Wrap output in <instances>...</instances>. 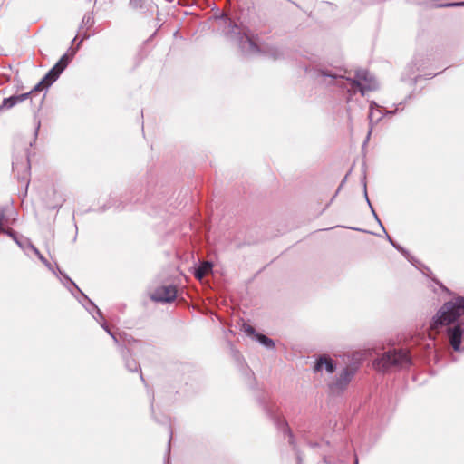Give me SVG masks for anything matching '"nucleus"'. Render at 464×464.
Masks as SVG:
<instances>
[{
    "instance_id": "2f4dec72",
    "label": "nucleus",
    "mask_w": 464,
    "mask_h": 464,
    "mask_svg": "<svg viewBox=\"0 0 464 464\" xmlns=\"http://www.w3.org/2000/svg\"><path fill=\"white\" fill-rule=\"evenodd\" d=\"M89 37H90V35H89L86 32H84V33L82 34V39L80 40V42H79L78 45H80L83 40L88 39Z\"/></svg>"
},
{
    "instance_id": "72a5a7b5",
    "label": "nucleus",
    "mask_w": 464,
    "mask_h": 464,
    "mask_svg": "<svg viewBox=\"0 0 464 464\" xmlns=\"http://www.w3.org/2000/svg\"><path fill=\"white\" fill-rule=\"evenodd\" d=\"M287 433H288V436H289V442L293 443V434L291 433V431L289 430H287Z\"/></svg>"
},
{
    "instance_id": "9b49d317",
    "label": "nucleus",
    "mask_w": 464,
    "mask_h": 464,
    "mask_svg": "<svg viewBox=\"0 0 464 464\" xmlns=\"http://www.w3.org/2000/svg\"><path fill=\"white\" fill-rule=\"evenodd\" d=\"M82 295H83V297L88 300V302L91 304V305L92 306L93 308V312L95 313V314H93L91 311L90 313L92 314L93 318L95 320H97L101 326L107 332V334L111 336V338L113 339V341L118 343V339L116 337V335L111 332V330L109 329L104 318H103V314L102 313V311L91 301L88 299V297L83 294L82 293Z\"/></svg>"
},
{
    "instance_id": "7ed1b4c3",
    "label": "nucleus",
    "mask_w": 464,
    "mask_h": 464,
    "mask_svg": "<svg viewBox=\"0 0 464 464\" xmlns=\"http://www.w3.org/2000/svg\"><path fill=\"white\" fill-rule=\"evenodd\" d=\"M411 360L405 350H390L373 362L375 369L387 372L397 369H403L411 365Z\"/></svg>"
},
{
    "instance_id": "a19ab883",
    "label": "nucleus",
    "mask_w": 464,
    "mask_h": 464,
    "mask_svg": "<svg viewBox=\"0 0 464 464\" xmlns=\"http://www.w3.org/2000/svg\"><path fill=\"white\" fill-rule=\"evenodd\" d=\"M297 460H298V464H301V458L299 456L297 457Z\"/></svg>"
},
{
    "instance_id": "39448f33",
    "label": "nucleus",
    "mask_w": 464,
    "mask_h": 464,
    "mask_svg": "<svg viewBox=\"0 0 464 464\" xmlns=\"http://www.w3.org/2000/svg\"><path fill=\"white\" fill-rule=\"evenodd\" d=\"M70 58L68 54H63L45 76L29 92H31V96L52 85L68 66Z\"/></svg>"
},
{
    "instance_id": "f03ea898",
    "label": "nucleus",
    "mask_w": 464,
    "mask_h": 464,
    "mask_svg": "<svg viewBox=\"0 0 464 464\" xmlns=\"http://www.w3.org/2000/svg\"><path fill=\"white\" fill-rule=\"evenodd\" d=\"M317 77L321 78V82L324 84L336 83L340 88L345 89L349 93L347 102L351 101V97L356 92H360L364 96L367 92L376 91L379 83L375 77L366 70H358L354 78L344 77L334 73L330 70H317Z\"/></svg>"
},
{
    "instance_id": "cd10ccee",
    "label": "nucleus",
    "mask_w": 464,
    "mask_h": 464,
    "mask_svg": "<svg viewBox=\"0 0 464 464\" xmlns=\"http://www.w3.org/2000/svg\"><path fill=\"white\" fill-rule=\"evenodd\" d=\"M5 221V215L2 211H0V232H3V233H5L7 231L3 228Z\"/></svg>"
},
{
    "instance_id": "f704fd0d",
    "label": "nucleus",
    "mask_w": 464,
    "mask_h": 464,
    "mask_svg": "<svg viewBox=\"0 0 464 464\" xmlns=\"http://www.w3.org/2000/svg\"><path fill=\"white\" fill-rule=\"evenodd\" d=\"M65 278H66V280H67L68 282H70V283H71L74 287H76V288L80 291V289L77 287V285H75V283H73V282H72L69 277H67V276H65Z\"/></svg>"
},
{
    "instance_id": "473e14b6",
    "label": "nucleus",
    "mask_w": 464,
    "mask_h": 464,
    "mask_svg": "<svg viewBox=\"0 0 464 464\" xmlns=\"http://www.w3.org/2000/svg\"><path fill=\"white\" fill-rule=\"evenodd\" d=\"M383 231H384V232H386V231H385V229H384ZM385 234H386V237H387V239L389 240V242H390L392 246H395V242L391 238V237H390L387 233H385Z\"/></svg>"
},
{
    "instance_id": "423d86ee",
    "label": "nucleus",
    "mask_w": 464,
    "mask_h": 464,
    "mask_svg": "<svg viewBox=\"0 0 464 464\" xmlns=\"http://www.w3.org/2000/svg\"><path fill=\"white\" fill-rule=\"evenodd\" d=\"M30 160L25 151L16 155L13 160V172L18 180L28 187L30 176Z\"/></svg>"
},
{
    "instance_id": "20e7f679",
    "label": "nucleus",
    "mask_w": 464,
    "mask_h": 464,
    "mask_svg": "<svg viewBox=\"0 0 464 464\" xmlns=\"http://www.w3.org/2000/svg\"><path fill=\"white\" fill-rule=\"evenodd\" d=\"M227 27L225 34L230 40L236 41L241 51L246 55H256L262 52V49L256 44L252 36L248 34L246 28L239 27L231 20L226 21Z\"/></svg>"
},
{
    "instance_id": "4c0bfd02",
    "label": "nucleus",
    "mask_w": 464,
    "mask_h": 464,
    "mask_svg": "<svg viewBox=\"0 0 464 464\" xmlns=\"http://www.w3.org/2000/svg\"><path fill=\"white\" fill-rule=\"evenodd\" d=\"M172 439V431L170 430V433H169V447L170 446V440Z\"/></svg>"
},
{
    "instance_id": "4be33fe9",
    "label": "nucleus",
    "mask_w": 464,
    "mask_h": 464,
    "mask_svg": "<svg viewBox=\"0 0 464 464\" xmlns=\"http://www.w3.org/2000/svg\"><path fill=\"white\" fill-rule=\"evenodd\" d=\"M5 234H7L10 237H12V239L17 244V246L22 248V249H24L25 246H27V243H26V239L24 241H22L16 235V233L11 229L7 230L5 232Z\"/></svg>"
},
{
    "instance_id": "c9c22d12",
    "label": "nucleus",
    "mask_w": 464,
    "mask_h": 464,
    "mask_svg": "<svg viewBox=\"0 0 464 464\" xmlns=\"http://www.w3.org/2000/svg\"><path fill=\"white\" fill-rule=\"evenodd\" d=\"M372 127H371V129H370V130H369V131H368V135H367V138H366L365 142H367V141L369 140V139H370V135H371V132H372Z\"/></svg>"
},
{
    "instance_id": "6e6552de",
    "label": "nucleus",
    "mask_w": 464,
    "mask_h": 464,
    "mask_svg": "<svg viewBox=\"0 0 464 464\" xmlns=\"http://www.w3.org/2000/svg\"><path fill=\"white\" fill-rule=\"evenodd\" d=\"M42 199L49 209L60 208L65 202L63 194L53 185L46 187L42 196Z\"/></svg>"
},
{
    "instance_id": "aec40b11",
    "label": "nucleus",
    "mask_w": 464,
    "mask_h": 464,
    "mask_svg": "<svg viewBox=\"0 0 464 464\" xmlns=\"http://www.w3.org/2000/svg\"><path fill=\"white\" fill-rule=\"evenodd\" d=\"M256 340L267 349H273L275 347L274 341L264 334H256Z\"/></svg>"
},
{
    "instance_id": "f3484780",
    "label": "nucleus",
    "mask_w": 464,
    "mask_h": 464,
    "mask_svg": "<svg viewBox=\"0 0 464 464\" xmlns=\"http://www.w3.org/2000/svg\"><path fill=\"white\" fill-rule=\"evenodd\" d=\"M212 269V264L210 262H203L200 266L196 268L194 276L198 279H202Z\"/></svg>"
},
{
    "instance_id": "a211bd4d",
    "label": "nucleus",
    "mask_w": 464,
    "mask_h": 464,
    "mask_svg": "<svg viewBox=\"0 0 464 464\" xmlns=\"http://www.w3.org/2000/svg\"><path fill=\"white\" fill-rule=\"evenodd\" d=\"M94 24V17L92 13H86L80 24L79 30L82 31L85 29L86 31L90 29Z\"/></svg>"
},
{
    "instance_id": "dca6fc26",
    "label": "nucleus",
    "mask_w": 464,
    "mask_h": 464,
    "mask_svg": "<svg viewBox=\"0 0 464 464\" xmlns=\"http://www.w3.org/2000/svg\"><path fill=\"white\" fill-rule=\"evenodd\" d=\"M121 353H122L123 359L125 361L126 368L130 372H138L140 369V365L135 360L131 359L129 356L130 353L128 350L123 348L121 351Z\"/></svg>"
},
{
    "instance_id": "412c9836",
    "label": "nucleus",
    "mask_w": 464,
    "mask_h": 464,
    "mask_svg": "<svg viewBox=\"0 0 464 464\" xmlns=\"http://www.w3.org/2000/svg\"><path fill=\"white\" fill-rule=\"evenodd\" d=\"M264 53L270 58L272 59H278L280 57L283 56V53L281 52V50L278 48V47H276V46H271V47H267Z\"/></svg>"
},
{
    "instance_id": "0eeeda50",
    "label": "nucleus",
    "mask_w": 464,
    "mask_h": 464,
    "mask_svg": "<svg viewBox=\"0 0 464 464\" xmlns=\"http://www.w3.org/2000/svg\"><path fill=\"white\" fill-rule=\"evenodd\" d=\"M354 374V368L349 366L343 368L336 378L330 382V391L336 394L342 393L347 388Z\"/></svg>"
},
{
    "instance_id": "7c9ffc66",
    "label": "nucleus",
    "mask_w": 464,
    "mask_h": 464,
    "mask_svg": "<svg viewBox=\"0 0 464 464\" xmlns=\"http://www.w3.org/2000/svg\"><path fill=\"white\" fill-rule=\"evenodd\" d=\"M399 251H400V252H401V254H402L406 258L410 259V256H410L409 251H407L405 248H403V247H401V246L399 248Z\"/></svg>"
},
{
    "instance_id": "a878e982",
    "label": "nucleus",
    "mask_w": 464,
    "mask_h": 464,
    "mask_svg": "<svg viewBox=\"0 0 464 464\" xmlns=\"http://www.w3.org/2000/svg\"><path fill=\"white\" fill-rule=\"evenodd\" d=\"M363 190H364V197H365V199H366V201H367V203H368V205H369V207H370V208H371V211H372V215L374 216L375 219L379 222L380 226H381V227H382V229L384 230V227H383V226H382V224L381 220L379 219V218H378V216H377V214H376L375 210L373 209V208H372V204H371V202H370V200H369V198H368V195H367V189H366V182H365V180L363 181Z\"/></svg>"
},
{
    "instance_id": "79ce46f5",
    "label": "nucleus",
    "mask_w": 464,
    "mask_h": 464,
    "mask_svg": "<svg viewBox=\"0 0 464 464\" xmlns=\"http://www.w3.org/2000/svg\"><path fill=\"white\" fill-rule=\"evenodd\" d=\"M354 464H358V460L357 459L355 460Z\"/></svg>"
},
{
    "instance_id": "bb28decb",
    "label": "nucleus",
    "mask_w": 464,
    "mask_h": 464,
    "mask_svg": "<svg viewBox=\"0 0 464 464\" xmlns=\"http://www.w3.org/2000/svg\"><path fill=\"white\" fill-rule=\"evenodd\" d=\"M244 330L248 335H252L256 338V334H257L256 333L255 329L251 325H245Z\"/></svg>"
},
{
    "instance_id": "6ab92c4d",
    "label": "nucleus",
    "mask_w": 464,
    "mask_h": 464,
    "mask_svg": "<svg viewBox=\"0 0 464 464\" xmlns=\"http://www.w3.org/2000/svg\"><path fill=\"white\" fill-rule=\"evenodd\" d=\"M27 247L30 248L36 256L37 257L48 267L51 269V264L48 262V260L40 253L38 248H36L32 242L26 238Z\"/></svg>"
},
{
    "instance_id": "58836bf2",
    "label": "nucleus",
    "mask_w": 464,
    "mask_h": 464,
    "mask_svg": "<svg viewBox=\"0 0 464 464\" xmlns=\"http://www.w3.org/2000/svg\"><path fill=\"white\" fill-rule=\"evenodd\" d=\"M437 73H430L428 76L429 78H432L433 76H435Z\"/></svg>"
},
{
    "instance_id": "c756f323",
    "label": "nucleus",
    "mask_w": 464,
    "mask_h": 464,
    "mask_svg": "<svg viewBox=\"0 0 464 464\" xmlns=\"http://www.w3.org/2000/svg\"><path fill=\"white\" fill-rule=\"evenodd\" d=\"M399 251H400V252H401V254H402L406 258L410 259V256H410L409 251H407L405 248H403V247H401V246L399 248Z\"/></svg>"
},
{
    "instance_id": "c85d7f7f",
    "label": "nucleus",
    "mask_w": 464,
    "mask_h": 464,
    "mask_svg": "<svg viewBox=\"0 0 464 464\" xmlns=\"http://www.w3.org/2000/svg\"><path fill=\"white\" fill-rule=\"evenodd\" d=\"M439 6H464V2L448 3V4L440 5Z\"/></svg>"
},
{
    "instance_id": "b1692460",
    "label": "nucleus",
    "mask_w": 464,
    "mask_h": 464,
    "mask_svg": "<svg viewBox=\"0 0 464 464\" xmlns=\"http://www.w3.org/2000/svg\"><path fill=\"white\" fill-rule=\"evenodd\" d=\"M363 190H364V197H365V199H366V201H367V203H368V205H369V207H370V208H371V211H372V215L374 216L375 219L379 222L380 226H381V227H382V229L384 230V227H383V226H382V224L381 220L379 219V218H378V216H377V214H376L375 210L373 209V208H372V204H371V202H370V200H369V198H368V195H367V189H366V182H365V180L363 181Z\"/></svg>"
},
{
    "instance_id": "ddd939ff",
    "label": "nucleus",
    "mask_w": 464,
    "mask_h": 464,
    "mask_svg": "<svg viewBox=\"0 0 464 464\" xmlns=\"http://www.w3.org/2000/svg\"><path fill=\"white\" fill-rule=\"evenodd\" d=\"M396 111L397 109L395 111L384 110L383 111L382 109L374 101H372L370 103V111L368 117L371 123L373 121L378 122L382 119L384 114H394Z\"/></svg>"
},
{
    "instance_id": "f257e3e1",
    "label": "nucleus",
    "mask_w": 464,
    "mask_h": 464,
    "mask_svg": "<svg viewBox=\"0 0 464 464\" xmlns=\"http://www.w3.org/2000/svg\"><path fill=\"white\" fill-rule=\"evenodd\" d=\"M464 315V297L458 296L446 302L436 313L431 328L449 326L446 330L450 346L455 352H464V323L458 320Z\"/></svg>"
},
{
    "instance_id": "393cba45",
    "label": "nucleus",
    "mask_w": 464,
    "mask_h": 464,
    "mask_svg": "<svg viewBox=\"0 0 464 464\" xmlns=\"http://www.w3.org/2000/svg\"><path fill=\"white\" fill-rule=\"evenodd\" d=\"M363 190H364V197H365V199H366V201H367V203H368V205H369V207H370V208H371V211H372V215L374 216L375 219L379 222L380 226H381V227H382V229L384 230V227H383V226H382V224L381 220L379 219V218H378V216H377V214H376L375 210L373 209V208H372V204H371V202H370V200H369V198H368V195H367V189H366V182H365V180L363 181Z\"/></svg>"
},
{
    "instance_id": "5701e85b",
    "label": "nucleus",
    "mask_w": 464,
    "mask_h": 464,
    "mask_svg": "<svg viewBox=\"0 0 464 464\" xmlns=\"http://www.w3.org/2000/svg\"><path fill=\"white\" fill-rule=\"evenodd\" d=\"M363 190H364V197H365V199H366V201H367V203H368V205H369V207H370V208H371V211H372V215L374 216L375 219L379 222L380 226H381V227H382V229L384 230V227H383V226H382V224L381 220L379 219V218H378V216H377V214H376L375 210L373 209V208H372V204H371V202H370V200H369V198H368V195H367V189H366V182H365V180L363 181Z\"/></svg>"
},
{
    "instance_id": "2eb2a0df",
    "label": "nucleus",
    "mask_w": 464,
    "mask_h": 464,
    "mask_svg": "<svg viewBox=\"0 0 464 464\" xmlns=\"http://www.w3.org/2000/svg\"><path fill=\"white\" fill-rule=\"evenodd\" d=\"M151 0H130V6L134 10H139L140 12L151 11Z\"/></svg>"
},
{
    "instance_id": "4468645a",
    "label": "nucleus",
    "mask_w": 464,
    "mask_h": 464,
    "mask_svg": "<svg viewBox=\"0 0 464 464\" xmlns=\"http://www.w3.org/2000/svg\"><path fill=\"white\" fill-rule=\"evenodd\" d=\"M324 369H325V371L328 373H333L334 372V370H335V365L334 364L333 360L328 358L325 355L321 356L317 360V362L315 363V366H314V371L315 372H321Z\"/></svg>"
},
{
    "instance_id": "9d476101",
    "label": "nucleus",
    "mask_w": 464,
    "mask_h": 464,
    "mask_svg": "<svg viewBox=\"0 0 464 464\" xmlns=\"http://www.w3.org/2000/svg\"><path fill=\"white\" fill-rule=\"evenodd\" d=\"M428 63L429 59L427 57H424L423 55L414 56L413 60L407 68L409 71L408 78L412 80V82L415 83L418 78L420 77V75H415L416 72H422L425 68H427Z\"/></svg>"
},
{
    "instance_id": "ea45409f",
    "label": "nucleus",
    "mask_w": 464,
    "mask_h": 464,
    "mask_svg": "<svg viewBox=\"0 0 464 464\" xmlns=\"http://www.w3.org/2000/svg\"><path fill=\"white\" fill-rule=\"evenodd\" d=\"M394 246L396 249H398V250H399V248L401 247V246L397 245L396 243H395V246Z\"/></svg>"
},
{
    "instance_id": "e433bc0d",
    "label": "nucleus",
    "mask_w": 464,
    "mask_h": 464,
    "mask_svg": "<svg viewBox=\"0 0 464 464\" xmlns=\"http://www.w3.org/2000/svg\"><path fill=\"white\" fill-rule=\"evenodd\" d=\"M39 128H40V121L37 122V126H36V130H35V135H37Z\"/></svg>"
},
{
    "instance_id": "f8f14e48",
    "label": "nucleus",
    "mask_w": 464,
    "mask_h": 464,
    "mask_svg": "<svg viewBox=\"0 0 464 464\" xmlns=\"http://www.w3.org/2000/svg\"><path fill=\"white\" fill-rule=\"evenodd\" d=\"M30 96L31 92H25L18 95H12L8 98H5L0 105V111L12 109L16 104L27 100Z\"/></svg>"
},
{
    "instance_id": "1a4fd4ad",
    "label": "nucleus",
    "mask_w": 464,
    "mask_h": 464,
    "mask_svg": "<svg viewBox=\"0 0 464 464\" xmlns=\"http://www.w3.org/2000/svg\"><path fill=\"white\" fill-rule=\"evenodd\" d=\"M150 297L157 303H171L177 297V288L173 285H160L150 293Z\"/></svg>"
}]
</instances>
